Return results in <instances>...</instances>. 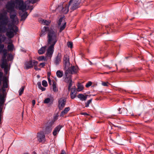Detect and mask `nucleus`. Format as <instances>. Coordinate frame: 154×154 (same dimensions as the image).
I'll return each instance as SVG.
<instances>
[{
  "instance_id": "57",
  "label": "nucleus",
  "mask_w": 154,
  "mask_h": 154,
  "mask_svg": "<svg viewBox=\"0 0 154 154\" xmlns=\"http://www.w3.org/2000/svg\"><path fill=\"white\" fill-rule=\"evenodd\" d=\"M34 154H36V153L35 152H34Z\"/></svg>"
},
{
  "instance_id": "30",
  "label": "nucleus",
  "mask_w": 154,
  "mask_h": 154,
  "mask_svg": "<svg viewBox=\"0 0 154 154\" xmlns=\"http://www.w3.org/2000/svg\"><path fill=\"white\" fill-rule=\"evenodd\" d=\"M13 59V57L12 55L11 54H9L7 56V60L8 62L9 61H11Z\"/></svg>"
},
{
  "instance_id": "9",
  "label": "nucleus",
  "mask_w": 154,
  "mask_h": 154,
  "mask_svg": "<svg viewBox=\"0 0 154 154\" xmlns=\"http://www.w3.org/2000/svg\"><path fill=\"white\" fill-rule=\"evenodd\" d=\"M37 137L39 142L44 143L45 142V136L43 132H40L38 133Z\"/></svg>"
},
{
  "instance_id": "28",
  "label": "nucleus",
  "mask_w": 154,
  "mask_h": 154,
  "mask_svg": "<svg viewBox=\"0 0 154 154\" xmlns=\"http://www.w3.org/2000/svg\"><path fill=\"white\" fill-rule=\"evenodd\" d=\"M33 63V66H34V69L36 70H40L41 69L40 68H38L37 66V65L38 63V62L37 61H34Z\"/></svg>"
},
{
  "instance_id": "14",
  "label": "nucleus",
  "mask_w": 154,
  "mask_h": 154,
  "mask_svg": "<svg viewBox=\"0 0 154 154\" xmlns=\"http://www.w3.org/2000/svg\"><path fill=\"white\" fill-rule=\"evenodd\" d=\"M54 122H51L49 123V125L46 126L45 130V134H48L50 133L52 130V126L54 124Z\"/></svg>"
},
{
  "instance_id": "38",
  "label": "nucleus",
  "mask_w": 154,
  "mask_h": 154,
  "mask_svg": "<svg viewBox=\"0 0 154 154\" xmlns=\"http://www.w3.org/2000/svg\"><path fill=\"white\" fill-rule=\"evenodd\" d=\"M46 63H40L38 65V66L40 68L43 67L45 65Z\"/></svg>"
},
{
  "instance_id": "35",
  "label": "nucleus",
  "mask_w": 154,
  "mask_h": 154,
  "mask_svg": "<svg viewBox=\"0 0 154 154\" xmlns=\"http://www.w3.org/2000/svg\"><path fill=\"white\" fill-rule=\"evenodd\" d=\"M50 100L51 99L50 98H47L45 99L44 102L45 103H48L50 102Z\"/></svg>"
},
{
  "instance_id": "47",
  "label": "nucleus",
  "mask_w": 154,
  "mask_h": 154,
  "mask_svg": "<svg viewBox=\"0 0 154 154\" xmlns=\"http://www.w3.org/2000/svg\"><path fill=\"white\" fill-rule=\"evenodd\" d=\"M60 154H66V153L64 150H61V152Z\"/></svg>"
},
{
  "instance_id": "55",
  "label": "nucleus",
  "mask_w": 154,
  "mask_h": 154,
  "mask_svg": "<svg viewBox=\"0 0 154 154\" xmlns=\"http://www.w3.org/2000/svg\"><path fill=\"white\" fill-rule=\"evenodd\" d=\"M23 154H29L28 153H24Z\"/></svg>"
},
{
  "instance_id": "36",
  "label": "nucleus",
  "mask_w": 154,
  "mask_h": 154,
  "mask_svg": "<svg viewBox=\"0 0 154 154\" xmlns=\"http://www.w3.org/2000/svg\"><path fill=\"white\" fill-rule=\"evenodd\" d=\"M67 45L68 47L72 48V43L71 42H68L67 43Z\"/></svg>"
},
{
  "instance_id": "33",
  "label": "nucleus",
  "mask_w": 154,
  "mask_h": 154,
  "mask_svg": "<svg viewBox=\"0 0 154 154\" xmlns=\"http://www.w3.org/2000/svg\"><path fill=\"white\" fill-rule=\"evenodd\" d=\"M37 59L39 61H42L43 60L45 61L46 60L44 56H42L38 57L37 58Z\"/></svg>"
},
{
  "instance_id": "45",
  "label": "nucleus",
  "mask_w": 154,
  "mask_h": 154,
  "mask_svg": "<svg viewBox=\"0 0 154 154\" xmlns=\"http://www.w3.org/2000/svg\"><path fill=\"white\" fill-rule=\"evenodd\" d=\"M39 89L42 90V91H45L46 89L45 88L43 87L42 86L41 87V88H40Z\"/></svg>"
},
{
  "instance_id": "8",
  "label": "nucleus",
  "mask_w": 154,
  "mask_h": 154,
  "mask_svg": "<svg viewBox=\"0 0 154 154\" xmlns=\"http://www.w3.org/2000/svg\"><path fill=\"white\" fill-rule=\"evenodd\" d=\"M14 12L13 14H12L11 13L10 14V19L12 20V23L17 24L18 23V19L17 16L15 11V12Z\"/></svg>"
},
{
  "instance_id": "26",
  "label": "nucleus",
  "mask_w": 154,
  "mask_h": 154,
  "mask_svg": "<svg viewBox=\"0 0 154 154\" xmlns=\"http://www.w3.org/2000/svg\"><path fill=\"white\" fill-rule=\"evenodd\" d=\"M56 75L58 78H60L63 76V72L62 71H61L60 70H58L56 72Z\"/></svg>"
},
{
  "instance_id": "53",
  "label": "nucleus",
  "mask_w": 154,
  "mask_h": 154,
  "mask_svg": "<svg viewBox=\"0 0 154 154\" xmlns=\"http://www.w3.org/2000/svg\"><path fill=\"white\" fill-rule=\"evenodd\" d=\"M30 2H32V3H34L35 2V1H32V0H30Z\"/></svg>"
},
{
  "instance_id": "12",
  "label": "nucleus",
  "mask_w": 154,
  "mask_h": 154,
  "mask_svg": "<svg viewBox=\"0 0 154 154\" xmlns=\"http://www.w3.org/2000/svg\"><path fill=\"white\" fill-rule=\"evenodd\" d=\"M65 98H61L58 101V107L60 110H62L64 107L66 102Z\"/></svg>"
},
{
  "instance_id": "15",
  "label": "nucleus",
  "mask_w": 154,
  "mask_h": 154,
  "mask_svg": "<svg viewBox=\"0 0 154 154\" xmlns=\"http://www.w3.org/2000/svg\"><path fill=\"white\" fill-rule=\"evenodd\" d=\"M54 45H50L46 53V54L47 56L51 57L54 52Z\"/></svg>"
},
{
  "instance_id": "44",
  "label": "nucleus",
  "mask_w": 154,
  "mask_h": 154,
  "mask_svg": "<svg viewBox=\"0 0 154 154\" xmlns=\"http://www.w3.org/2000/svg\"><path fill=\"white\" fill-rule=\"evenodd\" d=\"M81 114L82 115H84L85 116H88L89 115L86 112H82L81 113Z\"/></svg>"
},
{
  "instance_id": "39",
  "label": "nucleus",
  "mask_w": 154,
  "mask_h": 154,
  "mask_svg": "<svg viewBox=\"0 0 154 154\" xmlns=\"http://www.w3.org/2000/svg\"><path fill=\"white\" fill-rule=\"evenodd\" d=\"M92 84V82L90 81L88 82L86 85L85 86L87 88H88L91 86Z\"/></svg>"
},
{
  "instance_id": "1",
  "label": "nucleus",
  "mask_w": 154,
  "mask_h": 154,
  "mask_svg": "<svg viewBox=\"0 0 154 154\" xmlns=\"http://www.w3.org/2000/svg\"><path fill=\"white\" fill-rule=\"evenodd\" d=\"M8 17L6 14L0 15V33L6 31V35L9 38H12L18 31V28L13 24H8Z\"/></svg>"
},
{
  "instance_id": "6",
  "label": "nucleus",
  "mask_w": 154,
  "mask_h": 154,
  "mask_svg": "<svg viewBox=\"0 0 154 154\" xmlns=\"http://www.w3.org/2000/svg\"><path fill=\"white\" fill-rule=\"evenodd\" d=\"M58 28L60 29L59 32H61L65 28L66 26V22L63 18H60L58 23Z\"/></svg>"
},
{
  "instance_id": "16",
  "label": "nucleus",
  "mask_w": 154,
  "mask_h": 154,
  "mask_svg": "<svg viewBox=\"0 0 154 154\" xmlns=\"http://www.w3.org/2000/svg\"><path fill=\"white\" fill-rule=\"evenodd\" d=\"M88 96V95L85 94H80L78 95L77 97L81 101H85Z\"/></svg>"
},
{
  "instance_id": "48",
  "label": "nucleus",
  "mask_w": 154,
  "mask_h": 154,
  "mask_svg": "<svg viewBox=\"0 0 154 154\" xmlns=\"http://www.w3.org/2000/svg\"><path fill=\"white\" fill-rule=\"evenodd\" d=\"M104 66L106 67H107V68H108L109 69H110L112 68L111 67H110L108 65H104Z\"/></svg>"
},
{
  "instance_id": "23",
  "label": "nucleus",
  "mask_w": 154,
  "mask_h": 154,
  "mask_svg": "<svg viewBox=\"0 0 154 154\" xmlns=\"http://www.w3.org/2000/svg\"><path fill=\"white\" fill-rule=\"evenodd\" d=\"M46 46L42 47L40 49L38 50V53L40 54H44L45 51Z\"/></svg>"
},
{
  "instance_id": "52",
  "label": "nucleus",
  "mask_w": 154,
  "mask_h": 154,
  "mask_svg": "<svg viewBox=\"0 0 154 154\" xmlns=\"http://www.w3.org/2000/svg\"><path fill=\"white\" fill-rule=\"evenodd\" d=\"M121 109H120V108H119L118 109V111H119V113H122V112L120 111V110Z\"/></svg>"
},
{
  "instance_id": "40",
  "label": "nucleus",
  "mask_w": 154,
  "mask_h": 154,
  "mask_svg": "<svg viewBox=\"0 0 154 154\" xmlns=\"http://www.w3.org/2000/svg\"><path fill=\"white\" fill-rule=\"evenodd\" d=\"M109 84V83L108 82H102V85L104 86H108V84Z\"/></svg>"
},
{
  "instance_id": "10",
  "label": "nucleus",
  "mask_w": 154,
  "mask_h": 154,
  "mask_svg": "<svg viewBox=\"0 0 154 154\" xmlns=\"http://www.w3.org/2000/svg\"><path fill=\"white\" fill-rule=\"evenodd\" d=\"M68 71H65V78L64 80V82L67 83H69V82H72V75L69 73Z\"/></svg>"
},
{
  "instance_id": "20",
  "label": "nucleus",
  "mask_w": 154,
  "mask_h": 154,
  "mask_svg": "<svg viewBox=\"0 0 154 154\" xmlns=\"http://www.w3.org/2000/svg\"><path fill=\"white\" fill-rule=\"evenodd\" d=\"M3 81V86L2 87L7 88L8 87L7 80L6 77H4L2 79Z\"/></svg>"
},
{
  "instance_id": "27",
  "label": "nucleus",
  "mask_w": 154,
  "mask_h": 154,
  "mask_svg": "<svg viewBox=\"0 0 154 154\" xmlns=\"http://www.w3.org/2000/svg\"><path fill=\"white\" fill-rule=\"evenodd\" d=\"M77 90L78 91H82L84 88L83 85L81 84H79L77 86Z\"/></svg>"
},
{
  "instance_id": "43",
  "label": "nucleus",
  "mask_w": 154,
  "mask_h": 154,
  "mask_svg": "<svg viewBox=\"0 0 154 154\" xmlns=\"http://www.w3.org/2000/svg\"><path fill=\"white\" fill-rule=\"evenodd\" d=\"M48 83L50 85H51V79H50V78L49 77H48Z\"/></svg>"
},
{
  "instance_id": "56",
  "label": "nucleus",
  "mask_w": 154,
  "mask_h": 154,
  "mask_svg": "<svg viewBox=\"0 0 154 154\" xmlns=\"http://www.w3.org/2000/svg\"><path fill=\"white\" fill-rule=\"evenodd\" d=\"M116 67H117V65L116 64Z\"/></svg>"
},
{
  "instance_id": "51",
  "label": "nucleus",
  "mask_w": 154,
  "mask_h": 154,
  "mask_svg": "<svg viewBox=\"0 0 154 154\" xmlns=\"http://www.w3.org/2000/svg\"><path fill=\"white\" fill-rule=\"evenodd\" d=\"M66 9H67V11H68V10H69V8H68V6L67 5H66Z\"/></svg>"
},
{
  "instance_id": "29",
  "label": "nucleus",
  "mask_w": 154,
  "mask_h": 154,
  "mask_svg": "<svg viewBox=\"0 0 154 154\" xmlns=\"http://www.w3.org/2000/svg\"><path fill=\"white\" fill-rule=\"evenodd\" d=\"M7 48L8 51H13L14 48V46L13 44L8 45L7 46Z\"/></svg>"
},
{
  "instance_id": "50",
  "label": "nucleus",
  "mask_w": 154,
  "mask_h": 154,
  "mask_svg": "<svg viewBox=\"0 0 154 154\" xmlns=\"http://www.w3.org/2000/svg\"><path fill=\"white\" fill-rule=\"evenodd\" d=\"M32 104L33 106H34L35 103V100H33L32 101Z\"/></svg>"
},
{
  "instance_id": "32",
  "label": "nucleus",
  "mask_w": 154,
  "mask_h": 154,
  "mask_svg": "<svg viewBox=\"0 0 154 154\" xmlns=\"http://www.w3.org/2000/svg\"><path fill=\"white\" fill-rule=\"evenodd\" d=\"M92 100V99L88 100L86 103H85L86 107H88L89 106V104L91 103Z\"/></svg>"
},
{
  "instance_id": "5",
  "label": "nucleus",
  "mask_w": 154,
  "mask_h": 154,
  "mask_svg": "<svg viewBox=\"0 0 154 154\" xmlns=\"http://www.w3.org/2000/svg\"><path fill=\"white\" fill-rule=\"evenodd\" d=\"M81 0H73L69 6L70 9L73 11L79 8L81 6Z\"/></svg>"
},
{
  "instance_id": "2",
  "label": "nucleus",
  "mask_w": 154,
  "mask_h": 154,
  "mask_svg": "<svg viewBox=\"0 0 154 154\" xmlns=\"http://www.w3.org/2000/svg\"><path fill=\"white\" fill-rule=\"evenodd\" d=\"M15 7L16 9L21 10L23 12L27 10L26 5L23 3V0H15V1L11 0L8 2L6 5V8L10 14L15 12Z\"/></svg>"
},
{
  "instance_id": "18",
  "label": "nucleus",
  "mask_w": 154,
  "mask_h": 154,
  "mask_svg": "<svg viewBox=\"0 0 154 154\" xmlns=\"http://www.w3.org/2000/svg\"><path fill=\"white\" fill-rule=\"evenodd\" d=\"M62 128V126L59 125L55 128L53 132V134L54 136H56Z\"/></svg>"
},
{
  "instance_id": "34",
  "label": "nucleus",
  "mask_w": 154,
  "mask_h": 154,
  "mask_svg": "<svg viewBox=\"0 0 154 154\" xmlns=\"http://www.w3.org/2000/svg\"><path fill=\"white\" fill-rule=\"evenodd\" d=\"M42 84L43 86L45 87H46L48 86V84L47 81L45 80L42 81Z\"/></svg>"
},
{
  "instance_id": "13",
  "label": "nucleus",
  "mask_w": 154,
  "mask_h": 154,
  "mask_svg": "<svg viewBox=\"0 0 154 154\" xmlns=\"http://www.w3.org/2000/svg\"><path fill=\"white\" fill-rule=\"evenodd\" d=\"M36 61L35 60H31L29 61L26 62L25 64L24 69H28L32 68L34 66V62Z\"/></svg>"
},
{
  "instance_id": "25",
  "label": "nucleus",
  "mask_w": 154,
  "mask_h": 154,
  "mask_svg": "<svg viewBox=\"0 0 154 154\" xmlns=\"http://www.w3.org/2000/svg\"><path fill=\"white\" fill-rule=\"evenodd\" d=\"M28 14L27 12H25L24 14L22 15L21 16V21H24L27 18Z\"/></svg>"
},
{
  "instance_id": "22",
  "label": "nucleus",
  "mask_w": 154,
  "mask_h": 154,
  "mask_svg": "<svg viewBox=\"0 0 154 154\" xmlns=\"http://www.w3.org/2000/svg\"><path fill=\"white\" fill-rule=\"evenodd\" d=\"M57 83L54 81H53V90L54 92H57L58 91V89L57 86Z\"/></svg>"
},
{
  "instance_id": "37",
  "label": "nucleus",
  "mask_w": 154,
  "mask_h": 154,
  "mask_svg": "<svg viewBox=\"0 0 154 154\" xmlns=\"http://www.w3.org/2000/svg\"><path fill=\"white\" fill-rule=\"evenodd\" d=\"M76 93H70V97L72 99H74L76 97Z\"/></svg>"
},
{
  "instance_id": "54",
  "label": "nucleus",
  "mask_w": 154,
  "mask_h": 154,
  "mask_svg": "<svg viewBox=\"0 0 154 154\" xmlns=\"http://www.w3.org/2000/svg\"><path fill=\"white\" fill-rule=\"evenodd\" d=\"M109 73V72H105L104 73V74H108Z\"/></svg>"
},
{
  "instance_id": "49",
  "label": "nucleus",
  "mask_w": 154,
  "mask_h": 154,
  "mask_svg": "<svg viewBox=\"0 0 154 154\" xmlns=\"http://www.w3.org/2000/svg\"><path fill=\"white\" fill-rule=\"evenodd\" d=\"M76 93V91L75 90L73 89L72 90L71 92V93Z\"/></svg>"
},
{
  "instance_id": "7",
  "label": "nucleus",
  "mask_w": 154,
  "mask_h": 154,
  "mask_svg": "<svg viewBox=\"0 0 154 154\" xmlns=\"http://www.w3.org/2000/svg\"><path fill=\"white\" fill-rule=\"evenodd\" d=\"M63 61L64 69H66L70 66L69 58L68 55H64L63 58Z\"/></svg>"
},
{
  "instance_id": "42",
  "label": "nucleus",
  "mask_w": 154,
  "mask_h": 154,
  "mask_svg": "<svg viewBox=\"0 0 154 154\" xmlns=\"http://www.w3.org/2000/svg\"><path fill=\"white\" fill-rule=\"evenodd\" d=\"M37 84V85L38 86V87L39 88H41L42 85H41V82H38Z\"/></svg>"
},
{
  "instance_id": "4",
  "label": "nucleus",
  "mask_w": 154,
  "mask_h": 154,
  "mask_svg": "<svg viewBox=\"0 0 154 154\" xmlns=\"http://www.w3.org/2000/svg\"><path fill=\"white\" fill-rule=\"evenodd\" d=\"M48 45H55L58 40L57 32L51 29L48 31Z\"/></svg>"
},
{
  "instance_id": "41",
  "label": "nucleus",
  "mask_w": 154,
  "mask_h": 154,
  "mask_svg": "<svg viewBox=\"0 0 154 154\" xmlns=\"http://www.w3.org/2000/svg\"><path fill=\"white\" fill-rule=\"evenodd\" d=\"M69 86H68V89L69 90L71 88V87H72V82H69Z\"/></svg>"
},
{
  "instance_id": "31",
  "label": "nucleus",
  "mask_w": 154,
  "mask_h": 154,
  "mask_svg": "<svg viewBox=\"0 0 154 154\" xmlns=\"http://www.w3.org/2000/svg\"><path fill=\"white\" fill-rule=\"evenodd\" d=\"M24 89V86H22L21 88L19 90V95L21 96L23 93Z\"/></svg>"
},
{
  "instance_id": "46",
  "label": "nucleus",
  "mask_w": 154,
  "mask_h": 154,
  "mask_svg": "<svg viewBox=\"0 0 154 154\" xmlns=\"http://www.w3.org/2000/svg\"><path fill=\"white\" fill-rule=\"evenodd\" d=\"M5 88H3V87H2V92H3V94H4L5 95V94H4V93L5 91Z\"/></svg>"
},
{
  "instance_id": "11",
  "label": "nucleus",
  "mask_w": 154,
  "mask_h": 154,
  "mask_svg": "<svg viewBox=\"0 0 154 154\" xmlns=\"http://www.w3.org/2000/svg\"><path fill=\"white\" fill-rule=\"evenodd\" d=\"M65 71H68L69 73L72 75V74L76 73L78 71V67L74 66H72L71 67H68L66 69H65Z\"/></svg>"
},
{
  "instance_id": "3",
  "label": "nucleus",
  "mask_w": 154,
  "mask_h": 154,
  "mask_svg": "<svg viewBox=\"0 0 154 154\" xmlns=\"http://www.w3.org/2000/svg\"><path fill=\"white\" fill-rule=\"evenodd\" d=\"M6 39V37L4 35L0 34V53L3 54L1 60L2 63L0 65L1 67L4 68L5 71L7 70L8 66V60L6 59L8 53V50L5 48L4 44H2V42H4Z\"/></svg>"
},
{
  "instance_id": "21",
  "label": "nucleus",
  "mask_w": 154,
  "mask_h": 154,
  "mask_svg": "<svg viewBox=\"0 0 154 154\" xmlns=\"http://www.w3.org/2000/svg\"><path fill=\"white\" fill-rule=\"evenodd\" d=\"M70 109V108L69 107H67L65 108L64 110L62 111L61 112L60 115V116L63 117L64 115L67 113Z\"/></svg>"
},
{
  "instance_id": "19",
  "label": "nucleus",
  "mask_w": 154,
  "mask_h": 154,
  "mask_svg": "<svg viewBox=\"0 0 154 154\" xmlns=\"http://www.w3.org/2000/svg\"><path fill=\"white\" fill-rule=\"evenodd\" d=\"M50 30H49V28L48 27L44 26L42 29V32L40 33V36H44L46 34V32L47 31H48Z\"/></svg>"
},
{
  "instance_id": "17",
  "label": "nucleus",
  "mask_w": 154,
  "mask_h": 154,
  "mask_svg": "<svg viewBox=\"0 0 154 154\" xmlns=\"http://www.w3.org/2000/svg\"><path fill=\"white\" fill-rule=\"evenodd\" d=\"M62 56L61 54L60 53H58L55 58L54 61V63L56 65H57L59 64L61 61Z\"/></svg>"
},
{
  "instance_id": "24",
  "label": "nucleus",
  "mask_w": 154,
  "mask_h": 154,
  "mask_svg": "<svg viewBox=\"0 0 154 154\" xmlns=\"http://www.w3.org/2000/svg\"><path fill=\"white\" fill-rule=\"evenodd\" d=\"M40 22H41L44 25H48L50 23V21H48L45 20H39Z\"/></svg>"
}]
</instances>
